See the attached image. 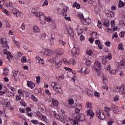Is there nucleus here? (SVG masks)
I'll use <instances>...</instances> for the list:
<instances>
[{
	"instance_id": "obj_1",
	"label": "nucleus",
	"mask_w": 125,
	"mask_h": 125,
	"mask_svg": "<svg viewBox=\"0 0 125 125\" xmlns=\"http://www.w3.org/2000/svg\"><path fill=\"white\" fill-rule=\"evenodd\" d=\"M32 13H33L34 15H35L36 17H39V16L40 22L41 24H42V25L45 24L46 21H47V22H50L51 23H52V22H53V21H52V19L50 18V17H48L45 18L44 15L42 13L40 12V14H39V12H32Z\"/></svg>"
},
{
	"instance_id": "obj_2",
	"label": "nucleus",
	"mask_w": 125,
	"mask_h": 125,
	"mask_svg": "<svg viewBox=\"0 0 125 125\" xmlns=\"http://www.w3.org/2000/svg\"><path fill=\"white\" fill-rule=\"evenodd\" d=\"M51 86H52L54 90H55L56 92H58L59 93H62V89L61 87H59V84L56 82H53L51 83Z\"/></svg>"
},
{
	"instance_id": "obj_3",
	"label": "nucleus",
	"mask_w": 125,
	"mask_h": 125,
	"mask_svg": "<svg viewBox=\"0 0 125 125\" xmlns=\"http://www.w3.org/2000/svg\"><path fill=\"white\" fill-rule=\"evenodd\" d=\"M71 54L74 58L78 57L80 55V48L74 47L71 51Z\"/></svg>"
},
{
	"instance_id": "obj_4",
	"label": "nucleus",
	"mask_w": 125,
	"mask_h": 125,
	"mask_svg": "<svg viewBox=\"0 0 125 125\" xmlns=\"http://www.w3.org/2000/svg\"><path fill=\"white\" fill-rule=\"evenodd\" d=\"M96 115L97 117L100 119V120H104L105 116L104 112L102 110H98L96 111Z\"/></svg>"
},
{
	"instance_id": "obj_5",
	"label": "nucleus",
	"mask_w": 125,
	"mask_h": 125,
	"mask_svg": "<svg viewBox=\"0 0 125 125\" xmlns=\"http://www.w3.org/2000/svg\"><path fill=\"white\" fill-rule=\"evenodd\" d=\"M0 44L1 45L2 47H8V48H9V47L8 46V44H7V40H6V39L5 38H0Z\"/></svg>"
},
{
	"instance_id": "obj_6",
	"label": "nucleus",
	"mask_w": 125,
	"mask_h": 125,
	"mask_svg": "<svg viewBox=\"0 0 125 125\" xmlns=\"http://www.w3.org/2000/svg\"><path fill=\"white\" fill-rule=\"evenodd\" d=\"M93 69L96 72H98L101 69V63L99 61H96L94 65Z\"/></svg>"
},
{
	"instance_id": "obj_7",
	"label": "nucleus",
	"mask_w": 125,
	"mask_h": 125,
	"mask_svg": "<svg viewBox=\"0 0 125 125\" xmlns=\"http://www.w3.org/2000/svg\"><path fill=\"white\" fill-rule=\"evenodd\" d=\"M12 13L16 16V17H20L21 16H22L23 14L21 13H20L18 9L15 8H14L12 10Z\"/></svg>"
},
{
	"instance_id": "obj_8",
	"label": "nucleus",
	"mask_w": 125,
	"mask_h": 125,
	"mask_svg": "<svg viewBox=\"0 0 125 125\" xmlns=\"http://www.w3.org/2000/svg\"><path fill=\"white\" fill-rule=\"evenodd\" d=\"M64 53V50L62 48H60L54 51V54L57 57H59L61 55H62Z\"/></svg>"
},
{
	"instance_id": "obj_9",
	"label": "nucleus",
	"mask_w": 125,
	"mask_h": 125,
	"mask_svg": "<svg viewBox=\"0 0 125 125\" xmlns=\"http://www.w3.org/2000/svg\"><path fill=\"white\" fill-rule=\"evenodd\" d=\"M65 30L71 38H74V32H73V30L70 26L65 27Z\"/></svg>"
},
{
	"instance_id": "obj_10",
	"label": "nucleus",
	"mask_w": 125,
	"mask_h": 125,
	"mask_svg": "<svg viewBox=\"0 0 125 125\" xmlns=\"http://www.w3.org/2000/svg\"><path fill=\"white\" fill-rule=\"evenodd\" d=\"M68 9H69V7H66L65 8L63 9L62 13H63V16H64V19H65V20H67V21H70V20H71L70 17H66L67 14L66 13V12H67V10H68Z\"/></svg>"
},
{
	"instance_id": "obj_11",
	"label": "nucleus",
	"mask_w": 125,
	"mask_h": 125,
	"mask_svg": "<svg viewBox=\"0 0 125 125\" xmlns=\"http://www.w3.org/2000/svg\"><path fill=\"white\" fill-rule=\"evenodd\" d=\"M41 54H43L44 55H47L48 56H50L52 52L49 50H46L45 49H42L41 51Z\"/></svg>"
},
{
	"instance_id": "obj_12",
	"label": "nucleus",
	"mask_w": 125,
	"mask_h": 125,
	"mask_svg": "<svg viewBox=\"0 0 125 125\" xmlns=\"http://www.w3.org/2000/svg\"><path fill=\"white\" fill-rule=\"evenodd\" d=\"M55 65L56 67L58 69L61 67L62 65V61L61 60H59L58 59H55Z\"/></svg>"
},
{
	"instance_id": "obj_13",
	"label": "nucleus",
	"mask_w": 125,
	"mask_h": 125,
	"mask_svg": "<svg viewBox=\"0 0 125 125\" xmlns=\"http://www.w3.org/2000/svg\"><path fill=\"white\" fill-rule=\"evenodd\" d=\"M124 88L123 86H116L115 91H116V92H123V91H124Z\"/></svg>"
},
{
	"instance_id": "obj_14",
	"label": "nucleus",
	"mask_w": 125,
	"mask_h": 125,
	"mask_svg": "<svg viewBox=\"0 0 125 125\" xmlns=\"http://www.w3.org/2000/svg\"><path fill=\"white\" fill-rule=\"evenodd\" d=\"M77 120L79 122H83V121L85 120V118H84V115L82 114H79V116L77 117Z\"/></svg>"
},
{
	"instance_id": "obj_15",
	"label": "nucleus",
	"mask_w": 125,
	"mask_h": 125,
	"mask_svg": "<svg viewBox=\"0 0 125 125\" xmlns=\"http://www.w3.org/2000/svg\"><path fill=\"white\" fill-rule=\"evenodd\" d=\"M87 112V115L89 116H90V120L92 119L94 117V113H93V111L91 109H89L86 111Z\"/></svg>"
},
{
	"instance_id": "obj_16",
	"label": "nucleus",
	"mask_w": 125,
	"mask_h": 125,
	"mask_svg": "<svg viewBox=\"0 0 125 125\" xmlns=\"http://www.w3.org/2000/svg\"><path fill=\"white\" fill-rule=\"evenodd\" d=\"M111 108L112 109L114 113H115V114H118L119 113V108H118L117 105L113 104L111 106Z\"/></svg>"
},
{
	"instance_id": "obj_17",
	"label": "nucleus",
	"mask_w": 125,
	"mask_h": 125,
	"mask_svg": "<svg viewBox=\"0 0 125 125\" xmlns=\"http://www.w3.org/2000/svg\"><path fill=\"white\" fill-rule=\"evenodd\" d=\"M36 61L39 64H40V65L43 64V59H41V57L39 56L36 57Z\"/></svg>"
},
{
	"instance_id": "obj_18",
	"label": "nucleus",
	"mask_w": 125,
	"mask_h": 125,
	"mask_svg": "<svg viewBox=\"0 0 125 125\" xmlns=\"http://www.w3.org/2000/svg\"><path fill=\"white\" fill-rule=\"evenodd\" d=\"M125 62H124L123 61L121 62V63H120V62H117V68L119 70H121V69H122V66H125Z\"/></svg>"
},
{
	"instance_id": "obj_19",
	"label": "nucleus",
	"mask_w": 125,
	"mask_h": 125,
	"mask_svg": "<svg viewBox=\"0 0 125 125\" xmlns=\"http://www.w3.org/2000/svg\"><path fill=\"white\" fill-rule=\"evenodd\" d=\"M27 85L28 87H31V88H34L36 84H35L33 82L27 81Z\"/></svg>"
},
{
	"instance_id": "obj_20",
	"label": "nucleus",
	"mask_w": 125,
	"mask_h": 125,
	"mask_svg": "<svg viewBox=\"0 0 125 125\" xmlns=\"http://www.w3.org/2000/svg\"><path fill=\"white\" fill-rule=\"evenodd\" d=\"M107 71H109L110 74H116L118 70H112V68H111V66L108 65L107 68Z\"/></svg>"
},
{
	"instance_id": "obj_21",
	"label": "nucleus",
	"mask_w": 125,
	"mask_h": 125,
	"mask_svg": "<svg viewBox=\"0 0 125 125\" xmlns=\"http://www.w3.org/2000/svg\"><path fill=\"white\" fill-rule=\"evenodd\" d=\"M13 77H14V82H18L19 80V76H17L16 72L13 73Z\"/></svg>"
},
{
	"instance_id": "obj_22",
	"label": "nucleus",
	"mask_w": 125,
	"mask_h": 125,
	"mask_svg": "<svg viewBox=\"0 0 125 125\" xmlns=\"http://www.w3.org/2000/svg\"><path fill=\"white\" fill-rule=\"evenodd\" d=\"M49 100L52 101V103L54 106H58V102L57 100H54L52 98H50Z\"/></svg>"
},
{
	"instance_id": "obj_23",
	"label": "nucleus",
	"mask_w": 125,
	"mask_h": 125,
	"mask_svg": "<svg viewBox=\"0 0 125 125\" xmlns=\"http://www.w3.org/2000/svg\"><path fill=\"white\" fill-rule=\"evenodd\" d=\"M85 91L87 93L88 96L90 97H92V95H93V92L90 90H88V89H86Z\"/></svg>"
},
{
	"instance_id": "obj_24",
	"label": "nucleus",
	"mask_w": 125,
	"mask_h": 125,
	"mask_svg": "<svg viewBox=\"0 0 125 125\" xmlns=\"http://www.w3.org/2000/svg\"><path fill=\"white\" fill-rule=\"evenodd\" d=\"M41 30L40 27L38 26H35L33 27V32L34 33H40Z\"/></svg>"
},
{
	"instance_id": "obj_25",
	"label": "nucleus",
	"mask_w": 125,
	"mask_h": 125,
	"mask_svg": "<svg viewBox=\"0 0 125 125\" xmlns=\"http://www.w3.org/2000/svg\"><path fill=\"white\" fill-rule=\"evenodd\" d=\"M111 27H112V29L113 31H117L118 29V27H115V21H111Z\"/></svg>"
},
{
	"instance_id": "obj_26",
	"label": "nucleus",
	"mask_w": 125,
	"mask_h": 125,
	"mask_svg": "<svg viewBox=\"0 0 125 125\" xmlns=\"http://www.w3.org/2000/svg\"><path fill=\"white\" fill-rule=\"evenodd\" d=\"M7 7H11L12 8H13L15 7V5L12 2H8L6 4Z\"/></svg>"
},
{
	"instance_id": "obj_27",
	"label": "nucleus",
	"mask_w": 125,
	"mask_h": 125,
	"mask_svg": "<svg viewBox=\"0 0 125 125\" xmlns=\"http://www.w3.org/2000/svg\"><path fill=\"white\" fill-rule=\"evenodd\" d=\"M108 17H111L113 18L115 16V13H114V12L111 11H109L108 13Z\"/></svg>"
},
{
	"instance_id": "obj_28",
	"label": "nucleus",
	"mask_w": 125,
	"mask_h": 125,
	"mask_svg": "<svg viewBox=\"0 0 125 125\" xmlns=\"http://www.w3.org/2000/svg\"><path fill=\"white\" fill-rule=\"evenodd\" d=\"M125 3L123 2V1L120 0L119 1L118 7L119 8L124 7L125 6Z\"/></svg>"
},
{
	"instance_id": "obj_29",
	"label": "nucleus",
	"mask_w": 125,
	"mask_h": 125,
	"mask_svg": "<svg viewBox=\"0 0 125 125\" xmlns=\"http://www.w3.org/2000/svg\"><path fill=\"white\" fill-rule=\"evenodd\" d=\"M102 63L104 65H106L107 64V59L106 57L104 56H102Z\"/></svg>"
},
{
	"instance_id": "obj_30",
	"label": "nucleus",
	"mask_w": 125,
	"mask_h": 125,
	"mask_svg": "<svg viewBox=\"0 0 125 125\" xmlns=\"http://www.w3.org/2000/svg\"><path fill=\"white\" fill-rule=\"evenodd\" d=\"M104 25L107 27H109V26H110V22H109V20H105L104 22Z\"/></svg>"
},
{
	"instance_id": "obj_31",
	"label": "nucleus",
	"mask_w": 125,
	"mask_h": 125,
	"mask_svg": "<svg viewBox=\"0 0 125 125\" xmlns=\"http://www.w3.org/2000/svg\"><path fill=\"white\" fill-rule=\"evenodd\" d=\"M54 40H55V34H53L51 35V39H50L51 43H53L54 42Z\"/></svg>"
},
{
	"instance_id": "obj_32",
	"label": "nucleus",
	"mask_w": 125,
	"mask_h": 125,
	"mask_svg": "<svg viewBox=\"0 0 125 125\" xmlns=\"http://www.w3.org/2000/svg\"><path fill=\"white\" fill-rule=\"evenodd\" d=\"M53 113H54V115L55 119H56V120H58V121H59V120L60 119V115L56 113L55 111H54Z\"/></svg>"
},
{
	"instance_id": "obj_33",
	"label": "nucleus",
	"mask_w": 125,
	"mask_h": 125,
	"mask_svg": "<svg viewBox=\"0 0 125 125\" xmlns=\"http://www.w3.org/2000/svg\"><path fill=\"white\" fill-rule=\"evenodd\" d=\"M58 43L59 44H61V45H63V46H65V45H66V42L63 41L62 40H59Z\"/></svg>"
},
{
	"instance_id": "obj_34",
	"label": "nucleus",
	"mask_w": 125,
	"mask_h": 125,
	"mask_svg": "<svg viewBox=\"0 0 125 125\" xmlns=\"http://www.w3.org/2000/svg\"><path fill=\"white\" fill-rule=\"evenodd\" d=\"M85 107L88 109H91V108H92V105L91 104V103L89 102H87L86 104Z\"/></svg>"
},
{
	"instance_id": "obj_35",
	"label": "nucleus",
	"mask_w": 125,
	"mask_h": 125,
	"mask_svg": "<svg viewBox=\"0 0 125 125\" xmlns=\"http://www.w3.org/2000/svg\"><path fill=\"white\" fill-rule=\"evenodd\" d=\"M76 30L78 33V36H80V34H83V29H79V27H78L77 29H76Z\"/></svg>"
},
{
	"instance_id": "obj_36",
	"label": "nucleus",
	"mask_w": 125,
	"mask_h": 125,
	"mask_svg": "<svg viewBox=\"0 0 125 125\" xmlns=\"http://www.w3.org/2000/svg\"><path fill=\"white\" fill-rule=\"evenodd\" d=\"M30 98L34 102H37L38 101V98H37L35 96H34V95H30Z\"/></svg>"
},
{
	"instance_id": "obj_37",
	"label": "nucleus",
	"mask_w": 125,
	"mask_h": 125,
	"mask_svg": "<svg viewBox=\"0 0 125 125\" xmlns=\"http://www.w3.org/2000/svg\"><path fill=\"white\" fill-rule=\"evenodd\" d=\"M13 58V56L11 54V53H8V54L7 55V58L8 59V60H11Z\"/></svg>"
},
{
	"instance_id": "obj_38",
	"label": "nucleus",
	"mask_w": 125,
	"mask_h": 125,
	"mask_svg": "<svg viewBox=\"0 0 125 125\" xmlns=\"http://www.w3.org/2000/svg\"><path fill=\"white\" fill-rule=\"evenodd\" d=\"M78 16L81 20H83L84 18H83V15L81 13H78Z\"/></svg>"
},
{
	"instance_id": "obj_39",
	"label": "nucleus",
	"mask_w": 125,
	"mask_h": 125,
	"mask_svg": "<svg viewBox=\"0 0 125 125\" xmlns=\"http://www.w3.org/2000/svg\"><path fill=\"white\" fill-rule=\"evenodd\" d=\"M88 20H89V19H84V20L83 19V22H84L83 24L84 25H89V21Z\"/></svg>"
},
{
	"instance_id": "obj_40",
	"label": "nucleus",
	"mask_w": 125,
	"mask_h": 125,
	"mask_svg": "<svg viewBox=\"0 0 125 125\" xmlns=\"http://www.w3.org/2000/svg\"><path fill=\"white\" fill-rule=\"evenodd\" d=\"M4 22H5V24L6 25V28H10L11 25H10V23L9 22V21H5Z\"/></svg>"
},
{
	"instance_id": "obj_41",
	"label": "nucleus",
	"mask_w": 125,
	"mask_h": 125,
	"mask_svg": "<svg viewBox=\"0 0 125 125\" xmlns=\"http://www.w3.org/2000/svg\"><path fill=\"white\" fill-rule=\"evenodd\" d=\"M74 102H75V101H74V100L72 98H70L69 99V100L68 101V104L69 105H73V104H74Z\"/></svg>"
},
{
	"instance_id": "obj_42",
	"label": "nucleus",
	"mask_w": 125,
	"mask_h": 125,
	"mask_svg": "<svg viewBox=\"0 0 125 125\" xmlns=\"http://www.w3.org/2000/svg\"><path fill=\"white\" fill-rule=\"evenodd\" d=\"M92 37L94 38V39H97L98 38V35L97 34V32H94L92 34Z\"/></svg>"
},
{
	"instance_id": "obj_43",
	"label": "nucleus",
	"mask_w": 125,
	"mask_h": 125,
	"mask_svg": "<svg viewBox=\"0 0 125 125\" xmlns=\"http://www.w3.org/2000/svg\"><path fill=\"white\" fill-rule=\"evenodd\" d=\"M70 64H72V65H76L77 62L74 59H71L70 61Z\"/></svg>"
},
{
	"instance_id": "obj_44",
	"label": "nucleus",
	"mask_w": 125,
	"mask_h": 125,
	"mask_svg": "<svg viewBox=\"0 0 125 125\" xmlns=\"http://www.w3.org/2000/svg\"><path fill=\"white\" fill-rule=\"evenodd\" d=\"M85 63L87 67H89V66H90V64H91V62L90 60L86 59Z\"/></svg>"
},
{
	"instance_id": "obj_45",
	"label": "nucleus",
	"mask_w": 125,
	"mask_h": 125,
	"mask_svg": "<svg viewBox=\"0 0 125 125\" xmlns=\"http://www.w3.org/2000/svg\"><path fill=\"white\" fill-rule=\"evenodd\" d=\"M3 12L6 14V15H7V16H9V15H10V12H8L6 9H3Z\"/></svg>"
},
{
	"instance_id": "obj_46",
	"label": "nucleus",
	"mask_w": 125,
	"mask_h": 125,
	"mask_svg": "<svg viewBox=\"0 0 125 125\" xmlns=\"http://www.w3.org/2000/svg\"><path fill=\"white\" fill-rule=\"evenodd\" d=\"M20 103L21 106H23L24 107H26V106H27V104H26V103H25V101H24V100H21V101Z\"/></svg>"
},
{
	"instance_id": "obj_47",
	"label": "nucleus",
	"mask_w": 125,
	"mask_h": 125,
	"mask_svg": "<svg viewBox=\"0 0 125 125\" xmlns=\"http://www.w3.org/2000/svg\"><path fill=\"white\" fill-rule=\"evenodd\" d=\"M105 58H107V59H109V60H111L112 58V56L111 54H109L108 55H106L105 56Z\"/></svg>"
},
{
	"instance_id": "obj_48",
	"label": "nucleus",
	"mask_w": 125,
	"mask_h": 125,
	"mask_svg": "<svg viewBox=\"0 0 125 125\" xmlns=\"http://www.w3.org/2000/svg\"><path fill=\"white\" fill-rule=\"evenodd\" d=\"M41 120L42 121H44V122H46V121H47V119L46 118V116H44V115H42L41 117Z\"/></svg>"
},
{
	"instance_id": "obj_49",
	"label": "nucleus",
	"mask_w": 125,
	"mask_h": 125,
	"mask_svg": "<svg viewBox=\"0 0 125 125\" xmlns=\"http://www.w3.org/2000/svg\"><path fill=\"white\" fill-rule=\"evenodd\" d=\"M60 119L59 121H60L61 122H64V120H65V117H64V116L63 115H60Z\"/></svg>"
},
{
	"instance_id": "obj_50",
	"label": "nucleus",
	"mask_w": 125,
	"mask_h": 125,
	"mask_svg": "<svg viewBox=\"0 0 125 125\" xmlns=\"http://www.w3.org/2000/svg\"><path fill=\"white\" fill-rule=\"evenodd\" d=\"M105 44L106 46H107L108 47H110V46H111V42H110V41H107L106 42H105Z\"/></svg>"
},
{
	"instance_id": "obj_51",
	"label": "nucleus",
	"mask_w": 125,
	"mask_h": 125,
	"mask_svg": "<svg viewBox=\"0 0 125 125\" xmlns=\"http://www.w3.org/2000/svg\"><path fill=\"white\" fill-rule=\"evenodd\" d=\"M21 28L23 31H25L26 29V25H25V23H22Z\"/></svg>"
},
{
	"instance_id": "obj_52",
	"label": "nucleus",
	"mask_w": 125,
	"mask_h": 125,
	"mask_svg": "<svg viewBox=\"0 0 125 125\" xmlns=\"http://www.w3.org/2000/svg\"><path fill=\"white\" fill-rule=\"evenodd\" d=\"M21 60L22 63H26V62H27V59H26L25 57H22Z\"/></svg>"
},
{
	"instance_id": "obj_53",
	"label": "nucleus",
	"mask_w": 125,
	"mask_h": 125,
	"mask_svg": "<svg viewBox=\"0 0 125 125\" xmlns=\"http://www.w3.org/2000/svg\"><path fill=\"white\" fill-rule=\"evenodd\" d=\"M31 123H32V124H33L34 125H39V121L34 120H31Z\"/></svg>"
},
{
	"instance_id": "obj_54",
	"label": "nucleus",
	"mask_w": 125,
	"mask_h": 125,
	"mask_svg": "<svg viewBox=\"0 0 125 125\" xmlns=\"http://www.w3.org/2000/svg\"><path fill=\"white\" fill-rule=\"evenodd\" d=\"M36 82L37 83H41V77L40 76L36 77Z\"/></svg>"
},
{
	"instance_id": "obj_55",
	"label": "nucleus",
	"mask_w": 125,
	"mask_h": 125,
	"mask_svg": "<svg viewBox=\"0 0 125 125\" xmlns=\"http://www.w3.org/2000/svg\"><path fill=\"white\" fill-rule=\"evenodd\" d=\"M114 38H118V33L117 32H115L114 33H113V35L112 36V40H114Z\"/></svg>"
},
{
	"instance_id": "obj_56",
	"label": "nucleus",
	"mask_w": 125,
	"mask_h": 125,
	"mask_svg": "<svg viewBox=\"0 0 125 125\" xmlns=\"http://www.w3.org/2000/svg\"><path fill=\"white\" fill-rule=\"evenodd\" d=\"M86 54H88V55H91V54H92V50H91V49L87 50L86 51Z\"/></svg>"
},
{
	"instance_id": "obj_57",
	"label": "nucleus",
	"mask_w": 125,
	"mask_h": 125,
	"mask_svg": "<svg viewBox=\"0 0 125 125\" xmlns=\"http://www.w3.org/2000/svg\"><path fill=\"white\" fill-rule=\"evenodd\" d=\"M94 95L96 96L97 97H100V93L98 92L97 91H95L94 92Z\"/></svg>"
},
{
	"instance_id": "obj_58",
	"label": "nucleus",
	"mask_w": 125,
	"mask_h": 125,
	"mask_svg": "<svg viewBox=\"0 0 125 125\" xmlns=\"http://www.w3.org/2000/svg\"><path fill=\"white\" fill-rule=\"evenodd\" d=\"M119 49H121V50H124V48L123 47V44L121 43L118 45Z\"/></svg>"
},
{
	"instance_id": "obj_59",
	"label": "nucleus",
	"mask_w": 125,
	"mask_h": 125,
	"mask_svg": "<svg viewBox=\"0 0 125 125\" xmlns=\"http://www.w3.org/2000/svg\"><path fill=\"white\" fill-rule=\"evenodd\" d=\"M44 5H48V1L47 0H45L42 6H44Z\"/></svg>"
},
{
	"instance_id": "obj_60",
	"label": "nucleus",
	"mask_w": 125,
	"mask_h": 125,
	"mask_svg": "<svg viewBox=\"0 0 125 125\" xmlns=\"http://www.w3.org/2000/svg\"><path fill=\"white\" fill-rule=\"evenodd\" d=\"M103 83H107V78L104 76L103 77Z\"/></svg>"
},
{
	"instance_id": "obj_61",
	"label": "nucleus",
	"mask_w": 125,
	"mask_h": 125,
	"mask_svg": "<svg viewBox=\"0 0 125 125\" xmlns=\"http://www.w3.org/2000/svg\"><path fill=\"white\" fill-rule=\"evenodd\" d=\"M89 72H90L89 69L88 68H86V69H85L84 72H83V73L84 74H89Z\"/></svg>"
},
{
	"instance_id": "obj_62",
	"label": "nucleus",
	"mask_w": 125,
	"mask_h": 125,
	"mask_svg": "<svg viewBox=\"0 0 125 125\" xmlns=\"http://www.w3.org/2000/svg\"><path fill=\"white\" fill-rule=\"evenodd\" d=\"M125 35V32H121L119 34V36H120V37H121V38H124Z\"/></svg>"
},
{
	"instance_id": "obj_63",
	"label": "nucleus",
	"mask_w": 125,
	"mask_h": 125,
	"mask_svg": "<svg viewBox=\"0 0 125 125\" xmlns=\"http://www.w3.org/2000/svg\"><path fill=\"white\" fill-rule=\"evenodd\" d=\"M114 101H119V96H115L113 98Z\"/></svg>"
},
{
	"instance_id": "obj_64",
	"label": "nucleus",
	"mask_w": 125,
	"mask_h": 125,
	"mask_svg": "<svg viewBox=\"0 0 125 125\" xmlns=\"http://www.w3.org/2000/svg\"><path fill=\"white\" fill-rule=\"evenodd\" d=\"M20 111L21 112V113H25V112H26V110H25V109L23 108H20Z\"/></svg>"
}]
</instances>
